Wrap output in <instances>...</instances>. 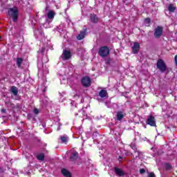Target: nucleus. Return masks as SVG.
Returning a JSON list of instances; mask_svg holds the SVG:
<instances>
[{"mask_svg": "<svg viewBox=\"0 0 177 177\" xmlns=\"http://www.w3.org/2000/svg\"><path fill=\"white\" fill-rule=\"evenodd\" d=\"M170 167H171V165H167V168H170Z\"/></svg>", "mask_w": 177, "mask_h": 177, "instance_id": "nucleus-31", "label": "nucleus"}, {"mask_svg": "<svg viewBox=\"0 0 177 177\" xmlns=\"http://www.w3.org/2000/svg\"><path fill=\"white\" fill-rule=\"evenodd\" d=\"M42 29H39L35 31V35H36L37 38H41V37H42Z\"/></svg>", "mask_w": 177, "mask_h": 177, "instance_id": "nucleus-14", "label": "nucleus"}, {"mask_svg": "<svg viewBox=\"0 0 177 177\" xmlns=\"http://www.w3.org/2000/svg\"><path fill=\"white\" fill-rule=\"evenodd\" d=\"M1 37H0V39H1Z\"/></svg>", "mask_w": 177, "mask_h": 177, "instance_id": "nucleus-33", "label": "nucleus"}, {"mask_svg": "<svg viewBox=\"0 0 177 177\" xmlns=\"http://www.w3.org/2000/svg\"><path fill=\"white\" fill-rule=\"evenodd\" d=\"M62 174L64 175V176L71 177V174L70 173V171H68V170L66 169H62Z\"/></svg>", "mask_w": 177, "mask_h": 177, "instance_id": "nucleus-13", "label": "nucleus"}, {"mask_svg": "<svg viewBox=\"0 0 177 177\" xmlns=\"http://www.w3.org/2000/svg\"><path fill=\"white\" fill-rule=\"evenodd\" d=\"M145 172H146V170H145V169H140V174H145Z\"/></svg>", "mask_w": 177, "mask_h": 177, "instance_id": "nucleus-26", "label": "nucleus"}, {"mask_svg": "<svg viewBox=\"0 0 177 177\" xmlns=\"http://www.w3.org/2000/svg\"><path fill=\"white\" fill-rule=\"evenodd\" d=\"M145 24H150V19L147 18L145 19Z\"/></svg>", "mask_w": 177, "mask_h": 177, "instance_id": "nucleus-23", "label": "nucleus"}, {"mask_svg": "<svg viewBox=\"0 0 177 177\" xmlns=\"http://www.w3.org/2000/svg\"><path fill=\"white\" fill-rule=\"evenodd\" d=\"M85 34H86L85 30L80 32L79 35H77V39H79V41H81V39H84V38H85Z\"/></svg>", "mask_w": 177, "mask_h": 177, "instance_id": "nucleus-15", "label": "nucleus"}, {"mask_svg": "<svg viewBox=\"0 0 177 177\" xmlns=\"http://www.w3.org/2000/svg\"><path fill=\"white\" fill-rule=\"evenodd\" d=\"M77 158H78V153L75 151L71 156V161H75Z\"/></svg>", "mask_w": 177, "mask_h": 177, "instance_id": "nucleus-16", "label": "nucleus"}, {"mask_svg": "<svg viewBox=\"0 0 177 177\" xmlns=\"http://www.w3.org/2000/svg\"><path fill=\"white\" fill-rule=\"evenodd\" d=\"M110 53V50H109V48L104 46L101 47L99 50V55L102 57H106Z\"/></svg>", "mask_w": 177, "mask_h": 177, "instance_id": "nucleus-2", "label": "nucleus"}, {"mask_svg": "<svg viewBox=\"0 0 177 177\" xmlns=\"http://www.w3.org/2000/svg\"><path fill=\"white\" fill-rule=\"evenodd\" d=\"M139 49H140V44L138 42L134 43L132 46L133 53H138L139 52Z\"/></svg>", "mask_w": 177, "mask_h": 177, "instance_id": "nucleus-9", "label": "nucleus"}, {"mask_svg": "<svg viewBox=\"0 0 177 177\" xmlns=\"http://www.w3.org/2000/svg\"><path fill=\"white\" fill-rule=\"evenodd\" d=\"M131 147L133 150H136V145H135L134 144H131Z\"/></svg>", "mask_w": 177, "mask_h": 177, "instance_id": "nucleus-25", "label": "nucleus"}, {"mask_svg": "<svg viewBox=\"0 0 177 177\" xmlns=\"http://www.w3.org/2000/svg\"><path fill=\"white\" fill-rule=\"evenodd\" d=\"M21 63H23V59L21 58H17V66H18V67H20V66H21Z\"/></svg>", "mask_w": 177, "mask_h": 177, "instance_id": "nucleus-22", "label": "nucleus"}, {"mask_svg": "<svg viewBox=\"0 0 177 177\" xmlns=\"http://www.w3.org/2000/svg\"><path fill=\"white\" fill-rule=\"evenodd\" d=\"M176 10V7L174 4H169L168 6V10L170 12H174Z\"/></svg>", "mask_w": 177, "mask_h": 177, "instance_id": "nucleus-17", "label": "nucleus"}, {"mask_svg": "<svg viewBox=\"0 0 177 177\" xmlns=\"http://www.w3.org/2000/svg\"><path fill=\"white\" fill-rule=\"evenodd\" d=\"M125 115V113L124 112L120 111L117 113V120L118 121H121L122 119L124 118V116Z\"/></svg>", "mask_w": 177, "mask_h": 177, "instance_id": "nucleus-11", "label": "nucleus"}, {"mask_svg": "<svg viewBox=\"0 0 177 177\" xmlns=\"http://www.w3.org/2000/svg\"><path fill=\"white\" fill-rule=\"evenodd\" d=\"M42 62L43 63H48V62H49V59H48V58L45 57L44 58H43Z\"/></svg>", "mask_w": 177, "mask_h": 177, "instance_id": "nucleus-24", "label": "nucleus"}, {"mask_svg": "<svg viewBox=\"0 0 177 177\" xmlns=\"http://www.w3.org/2000/svg\"><path fill=\"white\" fill-rule=\"evenodd\" d=\"M99 95L100 97H106V96H107V91H106V90H102L100 91Z\"/></svg>", "mask_w": 177, "mask_h": 177, "instance_id": "nucleus-18", "label": "nucleus"}, {"mask_svg": "<svg viewBox=\"0 0 177 177\" xmlns=\"http://www.w3.org/2000/svg\"><path fill=\"white\" fill-rule=\"evenodd\" d=\"M44 158H45V155H44V153H40L37 155V160H39L40 161H43Z\"/></svg>", "mask_w": 177, "mask_h": 177, "instance_id": "nucleus-21", "label": "nucleus"}, {"mask_svg": "<svg viewBox=\"0 0 177 177\" xmlns=\"http://www.w3.org/2000/svg\"><path fill=\"white\" fill-rule=\"evenodd\" d=\"M34 113L35 114H38V113H39V111L37 109H35Z\"/></svg>", "mask_w": 177, "mask_h": 177, "instance_id": "nucleus-28", "label": "nucleus"}, {"mask_svg": "<svg viewBox=\"0 0 177 177\" xmlns=\"http://www.w3.org/2000/svg\"><path fill=\"white\" fill-rule=\"evenodd\" d=\"M8 15L10 17H12L13 21H17V17L19 16V10L17 7L10 8L8 10Z\"/></svg>", "mask_w": 177, "mask_h": 177, "instance_id": "nucleus-1", "label": "nucleus"}, {"mask_svg": "<svg viewBox=\"0 0 177 177\" xmlns=\"http://www.w3.org/2000/svg\"><path fill=\"white\" fill-rule=\"evenodd\" d=\"M115 172L118 176H124V171L118 167L115 168Z\"/></svg>", "mask_w": 177, "mask_h": 177, "instance_id": "nucleus-10", "label": "nucleus"}, {"mask_svg": "<svg viewBox=\"0 0 177 177\" xmlns=\"http://www.w3.org/2000/svg\"><path fill=\"white\" fill-rule=\"evenodd\" d=\"M82 84L83 86H91V78L84 77L82 80Z\"/></svg>", "mask_w": 177, "mask_h": 177, "instance_id": "nucleus-6", "label": "nucleus"}, {"mask_svg": "<svg viewBox=\"0 0 177 177\" xmlns=\"http://www.w3.org/2000/svg\"><path fill=\"white\" fill-rule=\"evenodd\" d=\"M161 35H162V27H161V26H158V27L155 29L154 36H155L156 38H159V37H161Z\"/></svg>", "mask_w": 177, "mask_h": 177, "instance_id": "nucleus-5", "label": "nucleus"}, {"mask_svg": "<svg viewBox=\"0 0 177 177\" xmlns=\"http://www.w3.org/2000/svg\"><path fill=\"white\" fill-rule=\"evenodd\" d=\"M174 60H175V63L177 66V55L175 56Z\"/></svg>", "mask_w": 177, "mask_h": 177, "instance_id": "nucleus-29", "label": "nucleus"}, {"mask_svg": "<svg viewBox=\"0 0 177 177\" xmlns=\"http://www.w3.org/2000/svg\"><path fill=\"white\" fill-rule=\"evenodd\" d=\"M90 19L92 23H97V21H99V18H97V17L95 14H91Z\"/></svg>", "mask_w": 177, "mask_h": 177, "instance_id": "nucleus-12", "label": "nucleus"}, {"mask_svg": "<svg viewBox=\"0 0 177 177\" xmlns=\"http://www.w3.org/2000/svg\"><path fill=\"white\" fill-rule=\"evenodd\" d=\"M62 143H65V145L67 144V142H68V137L67 136H63L60 138Z\"/></svg>", "mask_w": 177, "mask_h": 177, "instance_id": "nucleus-19", "label": "nucleus"}, {"mask_svg": "<svg viewBox=\"0 0 177 177\" xmlns=\"http://www.w3.org/2000/svg\"><path fill=\"white\" fill-rule=\"evenodd\" d=\"M11 92L13 93V95H15V96H17V93H19L16 86L11 87Z\"/></svg>", "mask_w": 177, "mask_h": 177, "instance_id": "nucleus-20", "label": "nucleus"}, {"mask_svg": "<svg viewBox=\"0 0 177 177\" xmlns=\"http://www.w3.org/2000/svg\"><path fill=\"white\" fill-rule=\"evenodd\" d=\"M53 19H55V12L50 10L47 13V23H52Z\"/></svg>", "mask_w": 177, "mask_h": 177, "instance_id": "nucleus-4", "label": "nucleus"}, {"mask_svg": "<svg viewBox=\"0 0 177 177\" xmlns=\"http://www.w3.org/2000/svg\"><path fill=\"white\" fill-rule=\"evenodd\" d=\"M45 48H41V53H44Z\"/></svg>", "mask_w": 177, "mask_h": 177, "instance_id": "nucleus-30", "label": "nucleus"}, {"mask_svg": "<svg viewBox=\"0 0 177 177\" xmlns=\"http://www.w3.org/2000/svg\"><path fill=\"white\" fill-rule=\"evenodd\" d=\"M147 123L149 125H151V127H156V119L154 118L153 116L150 115V116H149V118L147 120Z\"/></svg>", "mask_w": 177, "mask_h": 177, "instance_id": "nucleus-7", "label": "nucleus"}, {"mask_svg": "<svg viewBox=\"0 0 177 177\" xmlns=\"http://www.w3.org/2000/svg\"><path fill=\"white\" fill-rule=\"evenodd\" d=\"M2 112H3V113H5V109H3V110H2Z\"/></svg>", "mask_w": 177, "mask_h": 177, "instance_id": "nucleus-32", "label": "nucleus"}, {"mask_svg": "<svg viewBox=\"0 0 177 177\" xmlns=\"http://www.w3.org/2000/svg\"><path fill=\"white\" fill-rule=\"evenodd\" d=\"M148 176L149 177H156V175H154L153 173H150Z\"/></svg>", "mask_w": 177, "mask_h": 177, "instance_id": "nucleus-27", "label": "nucleus"}, {"mask_svg": "<svg viewBox=\"0 0 177 177\" xmlns=\"http://www.w3.org/2000/svg\"><path fill=\"white\" fill-rule=\"evenodd\" d=\"M157 68L162 71V73H164L165 70H167V66H165V62H164V60L162 59H158L157 62Z\"/></svg>", "mask_w": 177, "mask_h": 177, "instance_id": "nucleus-3", "label": "nucleus"}, {"mask_svg": "<svg viewBox=\"0 0 177 177\" xmlns=\"http://www.w3.org/2000/svg\"><path fill=\"white\" fill-rule=\"evenodd\" d=\"M71 57V53L70 50H64L62 54V58L64 60H68Z\"/></svg>", "mask_w": 177, "mask_h": 177, "instance_id": "nucleus-8", "label": "nucleus"}]
</instances>
